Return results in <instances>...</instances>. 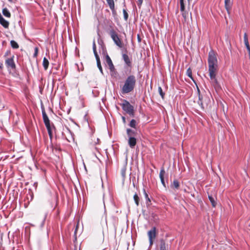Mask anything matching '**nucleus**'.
<instances>
[{
	"instance_id": "obj_7",
	"label": "nucleus",
	"mask_w": 250,
	"mask_h": 250,
	"mask_svg": "<svg viewBox=\"0 0 250 250\" xmlns=\"http://www.w3.org/2000/svg\"><path fill=\"white\" fill-rule=\"evenodd\" d=\"M105 61L106 64L108 65L109 67V69L111 72H113L115 71V68L114 65L112 62V60L109 55L107 54L105 57Z\"/></svg>"
},
{
	"instance_id": "obj_10",
	"label": "nucleus",
	"mask_w": 250,
	"mask_h": 250,
	"mask_svg": "<svg viewBox=\"0 0 250 250\" xmlns=\"http://www.w3.org/2000/svg\"><path fill=\"white\" fill-rule=\"evenodd\" d=\"M42 118L43 121L44 123V125L46 127H48L49 126H51L50 123V120L45 111L44 109L42 110Z\"/></svg>"
},
{
	"instance_id": "obj_11",
	"label": "nucleus",
	"mask_w": 250,
	"mask_h": 250,
	"mask_svg": "<svg viewBox=\"0 0 250 250\" xmlns=\"http://www.w3.org/2000/svg\"><path fill=\"white\" fill-rule=\"evenodd\" d=\"M165 170L164 167H161L160 174H159V177L161 180V182L162 184V185L166 187V184L164 180V175L165 174Z\"/></svg>"
},
{
	"instance_id": "obj_32",
	"label": "nucleus",
	"mask_w": 250,
	"mask_h": 250,
	"mask_svg": "<svg viewBox=\"0 0 250 250\" xmlns=\"http://www.w3.org/2000/svg\"><path fill=\"white\" fill-rule=\"evenodd\" d=\"M93 50L95 56L96 55H98L96 51V46L95 42H94L93 43Z\"/></svg>"
},
{
	"instance_id": "obj_12",
	"label": "nucleus",
	"mask_w": 250,
	"mask_h": 250,
	"mask_svg": "<svg viewBox=\"0 0 250 250\" xmlns=\"http://www.w3.org/2000/svg\"><path fill=\"white\" fill-rule=\"evenodd\" d=\"M110 9L112 11L113 14H116V10L115 9V3L114 0H106Z\"/></svg>"
},
{
	"instance_id": "obj_18",
	"label": "nucleus",
	"mask_w": 250,
	"mask_h": 250,
	"mask_svg": "<svg viewBox=\"0 0 250 250\" xmlns=\"http://www.w3.org/2000/svg\"><path fill=\"white\" fill-rule=\"evenodd\" d=\"M52 128H55V126L53 125H52L51 126L46 127L49 136V138L51 140H52V138H53V133H52Z\"/></svg>"
},
{
	"instance_id": "obj_35",
	"label": "nucleus",
	"mask_w": 250,
	"mask_h": 250,
	"mask_svg": "<svg viewBox=\"0 0 250 250\" xmlns=\"http://www.w3.org/2000/svg\"><path fill=\"white\" fill-rule=\"evenodd\" d=\"M38 47H35V52H34V57H36L38 55Z\"/></svg>"
},
{
	"instance_id": "obj_33",
	"label": "nucleus",
	"mask_w": 250,
	"mask_h": 250,
	"mask_svg": "<svg viewBox=\"0 0 250 250\" xmlns=\"http://www.w3.org/2000/svg\"><path fill=\"white\" fill-rule=\"evenodd\" d=\"M78 227H79V224L78 223L77 225L76 226V228H75V231H74V236H75V239L76 240H77L76 233H77V231Z\"/></svg>"
},
{
	"instance_id": "obj_40",
	"label": "nucleus",
	"mask_w": 250,
	"mask_h": 250,
	"mask_svg": "<svg viewBox=\"0 0 250 250\" xmlns=\"http://www.w3.org/2000/svg\"><path fill=\"white\" fill-rule=\"evenodd\" d=\"M246 47L247 48V49L248 51V53H250V44L246 45Z\"/></svg>"
},
{
	"instance_id": "obj_16",
	"label": "nucleus",
	"mask_w": 250,
	"mask_h": 250,
	"mask_svg": "<svg viewBox=\"0 0 250 250\" xmlns=\"http://www.w3.org/2000/svg\"><path fill=\"white\" fill-rule=\"evenodd\" d=\"M198 103L199 105H201V108L203 109H204L208 107V104L206 103V105H205V104L203 103L202 101V97L201 96L200 94L199 95V100L198 101Z\"/></svg>"
},
{
	"instance_id": "obj_3",
	"label": "nucleus",
	"mask_w": 250,
	"mask_h": 250,
	"mask_svg": "<svg viewBox=\"0 0 250 250\" xmlns=\"http://www.w3.org/2000/svg\"><path fill=\"white\" fill-rule=\"evenodd\" d=\"M114 24L111 21V23L109 25L108 29V33L112 39L114 43L119 48H123L124 43L122 39L120 38V36L116 32Z\"/></svg>"
},
{
	"instance_id": "obj_39",
	"label": "nucleus",
	"mask_w": 250,
	"mask_h": 250,
	"mask_svg": "<svg viewBox=\"0 0 250 250\" xmlns=\"http://www.w3.org/2000/svg\"><path fill=\"white\" fill-rule=\"evenodd\" d=\"M143 0H138V5L141 6L143 2Z\"/></svg>"
},
{
	"instance_id": "obj_42",
	"label": "nucleus",
	"mask_w": 250,
	"mask_h": 250,
	"mask_svg": "<svg viewBox=\"0 0 250 250\" xmlns=\"http://www.w3.org/2000/svg\"><path fill=\"white\" fill-rule=\"evenodd\" d=\"M122 120H123V122L124 123H125L126 121H125V118L124 116L122 117Z\"/></svg>"
},
{
	"instance_id": "obj_46",
	"label": "nucleus",
	"mask_w": 250,
	"mask_h": 250,
	"mask_svg": "<svg viewBox=\"0 0 250 250\" xmlns=\"http://www.w3.org/2000/svg\"><path fill=\"white\" fill-rule=\"evenodd\" d=\"M138 38L139 41H141V39H140V37H139V36H138Z\"/></svg>"
},
{
	"instance_id": "obj_23",
	"label": "nucleus",
	"mask_w": 250,
	"mask_h": 250,
	"mask_svg": "<svg viewBox=\"0 0 250 250\" xmlns=\"http://www.w3.org/2000/svg\"><path fill=\"white\" fill-rule=\"evenodd\" d=\"M133 199L135 201L136 205L138 207L139 205L140 198L137 193H135L134 195Z\"/></svg>"
},
{
	"instance_id": "obj_43",
	"label": "nucleus",
	"mask_w": 250,
	"mask_h": 250,
	"mask_svg": "<svg viewBox=\"0 0 250 250\" xmlns=\"http://www.w3.org/2000/svg\"><path fill=\"white\" fill-rule=\"evenodd\" d=\"M187 2L188 3V6L190 5V2L191 1V0H186Z\"/></svg>"
},
{
	"instance_id": "obj_37",
	"label": "nucleus",
	"mask_w": 250,
	"mask_h": 250,
	"mask_svg": "<svg viewBox=\"0 0 250 250\" xmlns=\"http://www.w3.org/2000/svg\"><path fill=\"white\" fill-rule=\"evenodd\" d=\"M95 58H96V59L97 63H98L99 62H101L100 57H99V55H96L95 56Z\"/></svg>"
},
{
	"instance_id": "obj_19",
	"label": "nucleus",
	"mask_w": 250,
	"mask_h": 250,
	"mask_svg": "<svg viewBox=\"0 0 250 250\" xmlns=\"http://www.w3.org/2000/svg\"><path fill=\"white\" fill-rule=\"evenodd\" d=\"M49 63L48 60L44 57L43 59L42 65L44 69L45 70L48 69Z\"/></svg>"
},
{
	"instance_id": "obj_25",
	"label": "nucleus",
	"mask_w": 250,
	"mask_h": 250,
	"mask_svg": "<svg viewBox=\"0 0 250 250\" xmlns=\"http://www.w3.org/2000/svg\"><path fill=\"white\" fill-rule=\"evenodd\" d=\"M10 44L13 48L17 49L19 47V46L17 42L14 40H12L10 42Z\"/></svg>"
},
{
	"instance_id": "obj_1",
	"label": "nucleus",
	"mask_w": 250,
	"mask_h": 250,
	"mask_svg": "<svg viewBox=\"0 0 250 250\" xmlns=\"http://www.w3.org/2000/svg\"><path fill=\"white\" fill-rule=\"evenodd\" d=\"M208 65L210 83L216 90L221 88L216 76L218 71V61L216 53L212 50L210 51L208 56Z\"/></svg>"
},
{
	"instance_id": "obj_38",
	"label": "nucleus",
	"mask_w": 250,
	"mask_h": 250,
	"mask_svg": "<svg viewBox=\"0 0 250 250\" xmlns=\"http://www.w3.org/2000/svg\"><path fill=\"white\" fill-rule=\"evenodd\" d=\"M52 148H53V149H55L56 150H58L59 151L61 150L60 147L58 146H52Z\"/></svg>"
},
{
	"instance_id": "obj_36",
	"label": "nucleus",
	"mask_w": 250,
	"mask_h": 250,
	"mask_svg": "<svg viewBox=\"0 0 250 250\" xmlns=\"http://www.w3.org/2000/svg\"><path fill=\"white\" fill-rule=\"evenodd\" d=\"M121 174H122V176L125 178V169H123L121 171Z\"/></svg>"
},
{
	"instance_id": "obj_2",
	"label": "nucleus",
	"mask_w": 250,
	"mask_h": 250,
	"mask_svg": "<svg viewBox=\"0 0 250 250\" xmlns=\"http://www.w3.org/2000/svg\"><path fill=\"white\" fill-rule=\"evenodd\" d=\"M136 79L134 75H130L125 80L124 84L121 88L122 94H127L132 92L136 85Z\"/></svg>"
},
{
	"instance_id": "obj_24",
	"label": "nucleus",
	"mask_w": 250,
	"mask_h": 250,
	"mask_svg": "<svg viewBox=\"0 0 250 250\" xmlns=\"http://www.w3.org/2000/svg\"><path fill=\"white\" fill-rule=\"evenodd\" d=\"M171 186L176 189H178L180 187L179 183L177 180H174Z\"/></svg>"
},
{
	"instance_id": "obj_8",
	"label": "nucleus",
	"mask_w": 250,
	"mask_h": 250,
	"mask_svg": "<svg viewBox=\"0 0 250 250\" xmlns=\"http://www.w3.org/2000/svg\"><path fill=\"white\" fill-rule=\"evenodd\" d=\"M14 56L11 58H8L5 61V64L8 68H10L14 69L16 68V65L13 60Z\"/></svg>"
},
{
	"instance_id": "obj_17",
	"label": "nucleus",
	"mask_w": 250,
	"mask_h": 250,
	"mask_svg": "<svg viewBox=\"0 0 250 250\" xmlns=\"http://www.w3.org/2000/svg\"><path fill=\"white\" fill-rule=\"evenodd\" d=\"M3 15L7 17V18H10L11 17V13L9 11V10L7 9V8H4L2 9V11Z\"/></svg>"
},
{
	"instance_id": "obj_5",
	"label": "nucleus",
	"mask_w": 250,
	"mask_h": 250,
	"mask_svg": "<svg viewBox=\"0 0 250 250\" xmlns=\"http://www.w3.org/2000/svg\"><path fill=\"white\" fill-rule=\"evenodd\" d=\"M188 4L186 0H180V11L182 12L183 17L185 20L187 18L188 13L186 11V6Z\"/></svg>"
},
{
	"instance_id": "obj_27",
	"label": "nucleus",
	"mask_w": 250,
	"mask_h": 250,
	"mask_svg": "<svg viewBox=\"0 0 250 250\" xmlns=\"http://www.w3.org/2000/svg\"><path fill=\"white\" fill-rule=\"evenodd\" d=\"M130 127L135 128L136 126V121L134 119H132L129 123Z\"/></svg>"
},
{
	"instance_id": "obj_44",
	"label": "nucleus",
	"mask_w": 250,
	"mask_h": 250,
	"mask_svg": "<svg viewBox=\"0 0 250 250\" xmlns=\"http://www.w3.org/2000/svg\"><path fill=\"white\" fill-rule=\"evenodd\" d=\"M0 68H3V64L2 62H0Z\"/></svg>"
},
{
	"instance_id": "obj_45",
	"label": "nucleus",
	"mask_w": 250,
	"mask_h": 250,
	"mask_svg": "<svg viewBox=\"0 0 250 250\" xmlns=\"http://www.w3.org/2000/svg\"><path fill=\"white\" fill-rule=\"evenodd\" d=\"M74 250H77V247L76 246H75V248Z\"/></svg>"
},
{
	"instance_id": "obj_28",
	"label": "nucleus",
	"mask_w": 250,
	"mask_h": 250,
	"mask_svg": "<svg viewBox=\"0 0 250 250\" xmlns=\"http://www.w3.org/2000/svg\"><path fill=\"white\" fill-rule=\"evenodd\" d=\"M187 75L191 79H193L192 76V70L190 68H188L187 70Z\"/></svg>"
},
{
	"instance_id": "obj_41",
	"label": "nucleus",
	"mask_w": 250,
	"mask_h": 250,
	"mask_svg": "<svg viewBox=\"0 0 250 250\" xmlns=\"http://www.w3.org/2000/svg\"><path fill=\"white\" fill-rule=\"evenodd\" d=\"M246 47L247 48V49L248 51V53H250V44L246 45Z\"/></svg>"
},
{
	"instance_id": "obj_15",
	"label": "nucleus",
	"mask_w": 250,
	"mask_h": 250,
	"mask_svg": "<svg viewBox=\"0 0 250 250\" xmlns=\"http://www.w3.org/2000/svg\"><path fill=\"white\" fill-rule=\"evenodd\" d=\"M225 5L228 13L229 14L232 5L230 0H225Z\"/></svg>"
},
{
	"instance_id": "obj_13",
	"label": "nucleus",
	"mask_w": 250,
	"mask_h": 250,
	"mask_svg": "<svg viewBox=\"0 0 250 250\" xmlns=\"http://www.w3.org/2000/svg\"><path fill=\"white\" fill-rule=\"evenodd\" d=\"M128 143L131 148H134L137 143L136 139L133 137H130L129 138Z\"/></svg>"
},
{
	"instance_id": "obj_26",
	"label": "nucleus",
	"mask_w": 250,
	"mask_h": 250,
	"mask_svg": "<svg viewBox=\"0 0 250 250\" xmlns=\"http://www.w3.org/2000/svg\"><path fill=\"white\" fill-rule=\"evenodd\" d=\"M244 42L245 46L249 44L248 37L247 34L246 33H245V34L244 35Z\"/></svg>"
},
{
	"instance_id": "obj_29",
	"label": "nucleus",
	"mask_w": 250,
	"mask_h": 250,
	"mask_svg": "<svg viewBox=\"0 0 250 250\" xmlns=\"http://www.w3.org/2000/svg\"><path fill=\"white\" fill-rule=\"evenodd\" d=\"M126 132L128 136H129V137L134 134V131L130 128L127 129Z\"/></svg>"
},
{
	"instance_id": "obj_6",
	"label": "nucleus",
	"mask_w": 250,
	"mask_h": 250,
	"mask_svg": "<svg viewBox=\"0 0 250 250\" xmlns=\"http://www.w3.org/2000/svg\"><path fill=\"white\" fill-rule=\"evenodd\" d=\"M156 229L155 227L152 228V229L148 231V236L149 238V244L150 246L152 245L153 243V240L156 237Z\"/></svg>"
},
{
	"instance_id": "obj_47",
	"label": "nucleus",
	"mask_w": 250,
	"mask_h": 250,
	"mask_svg": "<svg viewBox=\"0 0 250 250\" xmlns=\"http://www.w3.org/2000/svg\"><path fill=\"white\" fill-rule=\"evenodd\" d=\"M9 2H13V0H8Z\"/></svg>"
},
{
	"instance_id": "obj_48",
	"label": "nucleus",
	"mask_w": 250,
	"mask_h": 250,
	"mask_svg": "<svg viewBox=\"0 0 250 250\" xmlns=\"http://www.w3.org/2000/svg\"><path fill=\"white\" fill-rule=\"evenodd\" d=\"M103 250H108L107 249H104Z\"/></svg>"
},
{
	"instance_id": "obj_4",
	"label": "nucleus",
	"mask_w": 250,
	"mask_h": 250,
	"mask_svg": "<svg viewBox=\"0 0 250 250\" xmlns=\"http://www.w3.org/2000/svg\"><path fill=\"white\" fill-rule=\"evenodd\" d=\"M123 109L130 116L134 117V110L133 106L126 100H123V103L121 104Z\"/></svg>"
},
{
	"instance_id": "obj_14",
	"label": "nucleus",
	"mask_w": 250,
	"mask_h": 250,
	"mask_svg": "<svg viewBox=\"0 0 250 250\" xmlns=\"http://www.w3.org/2000/svg\"><path fill=\"white\" fill-rule=\"evenodd\" d=\"M0 24H1L5 28H8L9 23L5 20L0 14Z\"/></svg>"
},
{
	"instance_id": "obj_30",
	"label": "nucleus",
	"mask_w": 250,
	"mask_h": 250,
	"mask_svg": "<svg viewBox=\"0 0 250 250\" xmlns=\"http://www.w3.org/2000/svg\"><path fill=\"white\" fill-rule=\"evenodd\" d=\"M158 91L159 92L160 95L162 97V98L163 99H164V96H165V93H164L163 92L162 88V87L161 86H159V87H158Z\"/></svg>"
},
{
	"instance_id": "obj_9",
	"label": "nucleus",
	"mask_w": 250,
	"mask_h": 250,
	"mask_svg": "<svg viewBox=\"0 0 250 250\" xmlns=\"http://www.w3.org/2000/svg\"><path fill=\"white\" fill-rule=\"evenodd\" d=\"M122 58L126 66L128 67L131 68L132 62L131 58L128 56V55L126 54H123Z\"/></svg>"
},
{
	"instance_id": "obj_34",
	"label": "nucleus",
	"mask_w": 250,
	"mask_h": 250,
	"mask_svg": "<svg viewBox=\"0 0 250 250\" xmlns=\"http://www.w3.org/2000/svg\"><path fill=\"white\" fill-rule=\"evenodd\" d=\"M97 64V66H98V68L99 69L100 71L101 72V73H103V69H102V67L101 62H99Z\"/></svg>"
},
{
	"instance_id": "obj_21",
	"label": "nucleus",
	"mask_w": 250,
	"mask_h": 250,
	"mask_svg": "<svg viewBox=\"0 0 250 250\" xmlns=\"http://www.w3.org/2000/svg\"><path fill=\"white\" fill-rule=\"evenodd\" d=\"M160 250H167V246L163 239L160 241Z\"/></svg>"
},
{
	"instance_id": "obj_31",
	"label": "nucleus",
	"mask_w": 250,
	"mask_h": 250,
	"mask_svg": "<svg viewBox=\"0 0 250 250\" xmlns=\"http://www.w3.org/2000/svg\"><path fill=\"white\" fill-rule=\"evenodd\" d=\"M123 14L125 20L127 21L128 18V15L125 9H123Z\"/></svg>"
},
{
	"instance_id": "obj_22",
	"label": "nucleus",
	"mask_w": 250,
	"mask_h": 250,
	"mask_svg": "<svg viewBox=\"0 0 250 250\" xmlns=\"http://www.w3.org/2000/svg\"><path fill=\"white\" fill-rule=\"evenodd\" d=\"M143 192H144L145 198L146 200V204L148 205H149L150 203L151 202V201H150V198L148 197L147 193H146V192L145 189H143Z\"/></svg>"
},
{
	"instance_id": "obj_20",
	"label": "nucleus",
	"mask_w": 250,
	"mask_h": 250,
	"mask_svg": "<svg viewBox=\"0 0 250 250\" xmlns=\"http://www.w3.org/2000/svg\"><path fill=\"white\" fill-rule=\"evenodd\" d=\"M208 199L210 201V202L211 203V205L213 207H215L216 206V202L215 201V198L212 197L211 195H208Z\"/></svg>"
}]
</instances>
